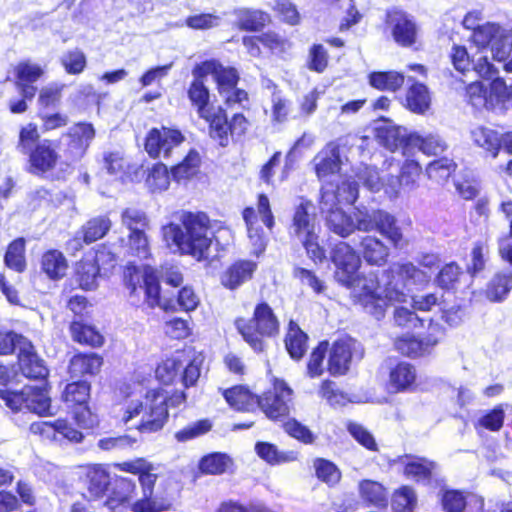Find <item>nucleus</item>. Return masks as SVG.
I'll use <instances>...</instances> for the list:
<instances>
[{"mask_svg":"<svg viewBox=\"0 0 512 512\" xmlns=\"http://www.w3.org/2000/svg\"><path fill=\"white\" fill-rule=\"evenodd\" d=\"M328 342L321 341L312 350L309 361L307 363V374L310 378L319 377L323 373V361L328 351Z\"/></svg>","mask_w":512,"mask_h":512,"instance_id":"680f3d73","label":"nucleus"},{"mask_svg":"<svg viewBox=\"0 0 512 512\" xmlns=\"http://www.w3.org/2000/svg\"><path fill=\"white\" fill-rule=\"evenodd\" d=\"M413 147H418L424 154L439 155L443 153L446 148V142L438 134H429L422 136L415 132Z\"/></svg>","mask_w":512,"mask_h":512,"instance_id":"864d4df0","label":"nucleus"},{"mask_svg":"<svg viewBox=\"0 0 512 512\" xmlns=\"http://www.w3.org/2000/svg\"><path fill=\"white\" fill-rule=\"evenodd\" d=\"M416 502L414 490L409 486H402L394 493L391 507L394 512H412Z\"/></svg>","mask_w":512,"mask_h":512,"instance_id":"4d7b16f0","label":"nucleus"},{"mask_svg":"<svg viewBox=\"0 0 512 512\" xmlns=\"http://www.w3.org/2000/svg\"><path fill=\"white\" fill-rule=\"evenodd\" d=\"M319 238V234H315L300 241L306 251L307 257L316 265L322 264L327 260L326 250L320 244Z\"/></svg>","mask_w":512,"mask_h":512,"instance_id":"774afa93","label":"nucleus"},{"mask_svg":"<svg viewBox=\"0 0 512 512\" xmlns=\"http://www.w3.org/2000/svg\"><path fill=\"white\" fill-rule=\"evenodd\" d=\"M99 274L96 264L90 260H82L76 266L75 280L83 290H93L97 287Z\"/></svg>","mask_w":512,"mask_h":512,"instance_id":"de8ad7c7","label":"nucleus"},{"mask_svg":"<svg viewBox=\"0 0 512 512\" xmlns=\"http://www.w3.org/2000/svg\"><path fill=\"white\" fill-rule=\"evenodd\" d=\"M140 289L144 291L146 302L150 307L160 306L167 309L166 305L161 303V285L155 270L150 267L144 269Z\"/></svg>","mask_w":512,"mask_h":512,"instance_id":"c9c22d12","label":"nucleus"},{"mask_svg":"<svg viewBox=\"0 0 512 512\" xmlns=\"http://www.w3.org/2000/svg\"><path fill=\"white\" fill-rule=\"evenodd\" d=\"M88 490V499L103 497L110 489L112 478L100 465L87 467L82 478Z\"/></svg>","mask_w":512,"mask_h":512,"instance_id":"5701e85b","label":"nucleus"},{"mask_svg":"<svg viewBox=\"0 0 512 512\" xmlns=\"http://www.w3.org/2000/svg\"><path fill=\"white\" fill-rule=\"evenodd\" d=\"M437 342L438 340L432 335L425 338L410 336L400 339L397 342V348L408 357L417 358L428 353Z\"/></svg>","mask_w":512,"mask_h":512,"instance_id":"72a5a7b5","label":"nucleus"},{"mask_svg":"<svg viewBox=\"0 0 512 512\" xmlns=\"http://www.w3.org/2000/svg\"><path fill=\"white\" fill-rule=\"evenodd\" d=\"M453 160L443 157L430 162L426 167L427 176L437 182L447 180L455 170Z\"/></svg>","mask_w":512,"mask_h":512,"instance_id":"13d9d810","label":"nucleus"},{"mask_svg":"<svg viewBox=\"0 0 512 512\" xmlns=\"http://www.w3.org/2000/svg\"><path fill=\"white\" fill-rule=\"evenodd\" d=\"M512 290V272L496 273L487 284L486 297L492 302H503Z\"/></svg>","mask_w":512,"mask_h":512,"instance_id":"2f4dec72","label":"nucleus"},{"mask_svg":"<svg viewBox=\"0 0 512 512\" xmlns=\"http://www.w3.org/2000/svg\"><path fill=\"white\" fill-rule=\"evenodd\" d=\"M329 258L336 268L335 280L353 288L355 303L378 321L395 303L405 302L406 291L409 292L412 286L428 281L427 274L410 262L394 264L383 270L380 276L370 274L369 277L360 278V256L346 242L335 244Z\"/></svg>","mask_w":512,"mask_h":512,"instance_id":"f257e3e1","label":"nucleus"},{"mask_svg":"<svg viewBox=\"0 0 512 512\" xmlns=\"http://www.w3.org/2000/svg\"><path fill=\"white\" fill-rule=\"evenodd\" d=\"M474 143L491 153V156L495 158L501 149V134L497 131L486 128L477 127L471 132Z\"/></svg>","mask_w":512,"mask_h":512,"instance_id":"a18cd8bd","label":"nucleus"},{"mask_svg":"<svg viewBox=\"0 0 512 512\" xmlns=\"http://www.w3.org/2000/svg\"><path fill=\"white\" fill-rule=\"evenodd\" d=\"M68 152L73 160L84 156L95 137V129L91 123L80 122L69 129Z\"/></svg>","mask_w":512,"mask_h":512,"instance_id":"aec40b11","label":"nucleus"},{"mask_svg":"<svg viewBox=\"0 0 512 512\" xmlns=\"http://www.w3.org/2000/svg\"><path fill=\"white\" fill-rule=\"evenodd\" d=\"M102 363V358L96 353L78 354L71 359L69 371L73 376L95 375Z\"/></svg>","mask_w":512,"mask_h":512,"instance_id":"58836bf2","label":"nucleus"},{"mask_svg":"<svg viewBox=\"0 0 512 512\" xmlns=\"http://www.w3.org/2000/svg\"><path fill=\"white\" fill-rule=\"evenodd\" d=\"M316 476L329 485H335L340 481L341 472L337 466L326 459L317 458L314 461Z\"/></svg>","mask_w":512,"mask_h":512,"instance_id":"bf43d9fd","label":"nucleus"},{"mask_svg":"<svg viewBox=\"0 0 512 512\" xmlns=\"http://www.w3.org/2000/svg\"><path fill=\"white\" fill-rule=\"evenodd\" d=\"M61 64L68 74L77 75L86 68L87 59L81 50L74 49L63 54Z\"/></svg>","mask_w":512,"mask_h":512,"instance_id":"e2e57ef3","label":"nucleus"},{"mask_svg":"<svg viewBox=\"0 0 512 512\" xmlns=\"http://www.w3.org/2000/svg\"><path fill=\"white\" fill-rule=\"evenodd\" d=\"M67 260L62 252L56 249L46 251L41 259V269L51 280H59L66 275Z\"/></svg>","mask_w":512,"mask_h":512,"instance_id":"7c9ffc66","label":"nucleus"},{"mask_svg":"<svg viewBox=\"0 0 512 512\" xmlns=\"http://www.w3.org/2000/svg\"><path fill=\"white\" fill-rule=\"evenodd\" d=\"M369 84L378 90L395 92L404 83V75L396 71H374L368 75Z\"/></svg>","mask_w":512,"mask_h":512,"instance_id":"79ce46f5","label":"nucleus"},{"mask_svg":"<svg viewBox=\"0 0 512 512\" xmlns=\"http://www.w3.org/2000/svg\"><path fill=\"white\" fill-rule=\"evenodd\" d=\"M257 267V263L253 260L239 259L221 274L220 282L225 288L236 290L253 278Z\"/></svg>","mask_w":512,"mask_h":512,"instance_id":"6ab92c4d","label":"nucleus"},{"mask_svg":"<svg viewBox=\"0 0 512 512\" xmlns=\"http://www.w3.org/2000/svg\"><path fill=\"white\" fill-rule=\"evenodd\" d=\"M385 25L399 46L408 48L417 42L419 27L416 19L403 9H388L385 14Z\"/></svg>","mask_w":512,"mask_h":512,"instance_id":"0eeeda50","label":"nucleus"},{"mask_svg":"<svg viewBox=\"0 0 512 512\" xmlns=\"http://www.w3.org/2000/svg\"><path fill=\"white\" fill-rule=\"evenodd\" d=\"M490 50L494 60L499 62L506 61L512 51L511 37L500 29V32H498L490 46Z\"/></svg>","mask_w":512,"mask_h":512,"instance_id":"0e129e2a","label":"nucleus"},{"mask_svg":"<svg viewBox=\"0 0 512 512\" xmlns=\"http://www.w3.org/2000/svg\"><path fill=\"white\" fill-rule=\"evenodd\" d=\"M181 224L162 227L163 239L173 252L191 255L198 261L208 258L212 239L208 236L209 218L203 212H183Z\"/></svg>","mask_w":512,"mask_h":512,"instance_id":"f03ea898","label":"nucleus"},{"mask_svg":"<svg viewBox=\"0 0 512 512\" xmlns=\"http://www.w3.org/2000/svg\"><path fill=\"white\" fill-rule=\"evenodd\" d=\"M136 489V482L133 478L116 476L111 481L110 494L105 505L114 510L122 504L130 503Z\"/></svg>","mask_w":512,"mask_h":512,"instance_id":"a878e982","label":"nucleus"},{"mask_svg":"<svg viewBox=\"0 0 512 512\" xmlns=\"http://www.w3.org/2000/svg\"><path fill=\"white\" fill-rule=\"evenodd\" d=\"M90 383L86 380H78L66 385L62 394L68 407L73 408L88 403L90 399Z\"/></svg>","mask_w":512,"mask_h":512,"instance_id":"a19ab883","label":"nucleus"},{"mask_svg":"<svg viewBox=\"0 0 512 512\" xmlns=\"http://www.w3.org/2000/svg\"><path fill=\"white\" fill-rule=\"evenodd\" d=\"M168 417L167 404L155 402L149 408H145L141 420L135 427L140 435L156 433L163 429Z\"/></svg>","mask_w":512,"mask_h":512,"instance_id":"412c9836","label":"nucleus"},{"mask_svg":"<svg viewBox=\"0 0 512 512\" xmlns=\"http://www.w3.org/2000/svg\"><path fill=\"white\" fill-rule=\"evenodd\" d=\"M416 381V370L408 362H398L390 368L388 388L392 393L408 391Z\"/></svg>","mask_w":512,"mask_h":512,"instance_id":"bb28decb","label":"nucleus"},{"mask_svg":"<svg viewBox=\"0 0 512 512\" xmlns=\"http://www.w3.org/2000/svg\"><path fill=\"white\" fill-rule=\"evenodd\" d=\"M360 253L369 265L382 266L387 263L390 249L379 238L366 236L360 241Z\"/></svg>","mask_w":512,"mask_h":512,"instance_id":"cd10ccee","label":"nucleus"},{"mask_svg":"<svg viewBox=\"0 0 512 512\" xmlns=\"http://www.w3.org/2000/svg\"><path fill=\"white\" fill-rule=\"evenodd\" d=\"M441 504L445 512H464L468 504L467 496L461 490L442 489Z\"/></svg>","mask_w":512,"mask_h":512,"instance_id":"6e6d98bb","label":"nucleus"},{"mask_svg":"<svg viewBox=\"0 0 512 512\" xmlns=\"http://www.w3.org/2000/svg\"><path fill=\"white\" fill-rule=\"evenodd\" d=\"M393 320L395 325L408 330L423 328L426 322L432 323L431 318L420 316L413 308L409 309L405 306L394 307Z\"/></svg>","mask_w":512,"mask_h":512,"instance_id":"c03bdc74","label":"nucleus"},{"mask_svg":"<svg viewBox=\"0 0 512 512\" xmlns=\"http://www.w3.org/2000/svg\"><path fill=\"white\" fill-rule=\"evenodd\" d=\"M236 24L242 31L256 32L262 30L270 17L261 10L240 8L234 11Z\"/></svg>","mask_w":512,"mask_h":512,"instance_id":"c756f323","label":"nucleus"},{"mask_svg":"<svg viewBox=\"0 0 512 512\" xmlns=\"http://www.w3.org/2000/svg\"><path fill=\"white\" fill-rule=\"evenodd\" d=\"M0 398L14 413L26 409L39 416L52 414L51 398L48 395L46 384L26 385L21 390L0 389Z\"/></svg>","mask_w":512,"mask_h":512,"instance_id":"423d86ee","label":"nucleus"},{"mask_svg":"<svg viewBox=\"0 0 512 512\" xmlns=\"http://www.w3.org/2000/svg\"><path fill=\"white\" fill-rule=\"evenodd\" d=\"M223 397L230 407L238 411H247L257 402L254 396L246 387L242 385L234 386L223 392Z\"/></svg>","mask_w":512,"mask_h":512,"instance_id":"ea45409f","label":"nucleus"},{"mask_svg":"<svg viewBox=\"0 0 512 512\" xmlns=\"http://www.w3.org/2000/svg\"><path fill=\"white\" fill-rule=\"evenodd\" d=\"M374 130L382 145L391 151L413 147L415 132H408L405 127L396 125L388 118L377 119L374 122Z\"/></svg>","mask_w":512,"mask_h":512,"instance_id":"9b49d317","label":"nucleus"},{"mask_svg":"<svg viewBox=\"0 0 512 512\" xmlns=\"http://www.w3.org/2000/svg\"><path fill=\"white\" fill-rule=\"evenodd\" d=\"M235 325L243 339L257 353L263 352L265 349L263 337H275L280 328L273 309L265 301L255 306L250 320L240 318L236 320Z\"/></svg>","mask_w":512,"mask_h":512,"instance_id":"7ed1b4c3","label":"nucleus"},{"mask_svg":"<svg viewBox=\"0 0 512 512\" xmlns=\"http://www.w3.org/2000/svg\"><path fill=\"white\" fill-rule=\"evenodd\" d=\"M232 463L231 458L222 452L207 454L199 461V470L204 474L219 475Z\"/></svg>","mask_w":512,"mask_h":512,"instance_id":"09e8293b","label":"nucleus"},{"mask_svg":"<svg viewBox=\"0 0 512 512\" xmlns=\"http://www.w3.org/2000/svg\"><path fill=\"white\" fill-rule=\"evenodd\" d=\"M43 73L42 67L38 64L30 61L20 62L15 68L16 84H33Z\"/></svg>","mask_w":512,"mask_h":512,"instance_id":"052dcab7","label":"nucleus"},{"mask_svg":"<svg viewBox=\"0 0 512 512\" xmlns=\"http://www.w3.org/2000/svg\"><path fill=\"white\" fill-rule=\"evenodd\" d=\"M72 338L79 344L99 347L103 344L104 338L99 331L81 320H73L70 324Z\"/></svg>","mask_w":512,"mask_h":512,"instance_id":"e433bc0d","label":"nucleus"},{"mask_svg":"<svg viewBox=\"0 0 512 512\" xmlns=\"http://www.w3.org/2000/svg\"><path fill=\"white\" fill-rule=\"evenodd\" d=\"M320 232L321 226L317 219L315 205L312 201L302 198L294 208L289 235L300 242Z\"/></svg>","mask_w":512,"mask_h":512,"instance_id":"1a4fd4ad","label":"nucleus"},{"mask_svg":"<svg viewBox=\"0 0 512 512\" xmlns=\"http://www.w3.org/2000/svg\"><path fill=\"white\" fill-rule=\"evenodd\" d=\"M170 177L171 174L167 166L159 162L150 169L147 182L154 189L166 190L170 183Z\"/></svg>","mask_w":512,"mask_h":512,"instance_id":"338daca9","label":"nucleus"},{"mask_svg":"<svg viewBox=\"0 0 512 512\" xmlns=\"http://www.w3.org/2000/svg\"><path fill=\"white\" fill-rule=\"evenodd\" d=\"M325 220L328 229L342 238L348 237L355 231L354 219L337 204L325 206Z\"/></svg>","mask_w":512,"mask_h":512,"instance_id":"b1692460","label":"nucleus"},{"mask_svg":"<svg viewBox=\"0 0 512 512\" xmlns=\"http://www.w3.org/2000/svg\"><path fill=\"white\" fill-rule=\"evenodd\" d=\"M213 79L217 84L219 94L224 98L228 106L236 103L241 104L243 100L248 99L247 92L237 88L240 77L234 67H225L218 61V67H216Z\"/></svg>","mask_w":512,"mask_h":512,"instance_id":"4468645a","label":"nucleus"},{"mask_svg":"<svg viewBox=\"0 0 512 512\" xmlns=\"http://www.w3.org/2000/svg\"><path fill=\"white\" fill-rule=\"evenodd\" d=\"M26 240L18 237L9 243L4 254V264L11 270L22 273L26 269Z\"/></svg>","mask_w":512,"mask_h":512,"instance_id":"4c0bfd02","label":"nucleus"},{"mask_svg":"<svg viewBox=\"0 0 512 512\" xmlns=\"http://www.w3.org/2000/svg\"><path fill=\"white\" fill-rule=\"evenodd\" d=\"M24 155L28 156L27 172L38 177L53 170L59 159L56 143L49 139L41 140Z\"/></svg>","mask_w":512,"mask_h":512,"instance_id":"f8f14e48","label":"nucleus"},{"mask_svg":"<svg viewBox=\"0 0 512 512\" xmlns=\"http://www.w3.org/2000/svg\"><path fill=\"white\" fill-rule=\"evenodd\" d=\"M364 349L362 344L353 339L346 338L335 341L329 352L328 371L331 375H344L350 369L353 357L362 359Z\"/></svg>","mask_w":512,"mask_h":512,"instance_id":"6e6552de","label":"nucleus"},{"mask_svg":"<svg viewBox=\"0 0 512 512\" xmlns=\"http://www.w3.org/2000/svg\"><path fill=\"white\" fill-rule=\"evenodd\" d=\"M112 227V222L107 215H99L89 219L77 232L76 237L70 242V246L77 250L82 247V242L89 245L104 238Z\"/></svg>","mask_w":512,"mask_h":512,"instance_id":"f3484780","label":"nucleus"},{"mask_svg":"<svg viewBox=\"0 0 512 512\" xmlns=\"http://www.w3.org/2000/svg\"><path fill=\"white\" fill-rule=\"evenodd\" d=\"M199 162L198 152L191 150L180 163L171 167L170 174L172 179L179 182L193 177L197 172Z\"/></svg>","mask_w":512,"mask_h":512,"instance_id":"3c124183","label":"nucleus"},{"mask_svg":"<svg viewBox=\"0 0 512 512\" xmlns=\"http://www.w3.org/2000/svg\"><path fill=\"white\" fill-rule=\"evenodd\" d=\"M359 492L364 501L375 506H385L387 503L386 490L376 481H361L359 484Z\"/></svg>","mask_w":512,"mask_h":512,"instance_id":"603ef678","label":"nucleus"},{"mask_svg":"<svg viewBox=\"0 0 512 512\" xmlns=\"http://www.w3.org/2000/svg\"><path fill=\"white\" fill-rule=\"evenodd\" d=\"M389 463L390 466H394L398 463L401 464L406 477L412 478L417 482H422L423 484L430 483L433 470L436 467L435 462L411 454L398 456L390 460Z\"/></svg>","mask_w":512,"mask_h":512,"instance_id":"dca6fc26","label":"nucleus"},{"mask_svg":"<svg viewBox=\"0 0 512 512\" xmlns=\"http://www.w3.org/2000/svg\"><path fill=\"white\" fill-rule=\"evenodd\" d=\"M431 104V97L428 87L420 82H415L406 93L407 108L416 113L424 114Z\"/></svg>","mask_w":512,"mask_h":512,"instance_id":"f704fd0d","label":"nucleus"},{"mask_svg":"<svg viewBox=\"0 0 512 512\" xmlns=\"http://www.w3.org/2000/svg\"><path fill=\"white\" fill-rule=\"evenodd\" d=\"M359 196V182L356 180H345L337 186L336 191L322 190L320 198V211L325 212V206L332 204H354Z\"/></svg>","mask_w":512,"mask_h":512,"instance_id":"4be33fe9","label":"nucleus"},{"mask_svg":"<svg viewBox=\"0 0 512 512\" xmlns=\"http://www.w3.org/2000/svg\"><path fill=\"white\" fill-rule=\"evenodd\" d=\"M468 276L456 262L445 264L438 272L435 282L446 291H456Z\"/></svg>","mask_w":512,"mask_h":512,"instance_id":"473e14b6","label":"nucleus"},{"mask_svg":"<svg viewBox=\"0 0 512 512\" xmlns=\"http://www.w3.org/2000/svg\"><path fill=\"white\" fill-rule=\"evenodd\" d=\"M501 27L497 24L488 23L486 25L477 26L473 31V42L476 46L483 49L490 47Z\"/></svg>","mask_w":512,"mask_h":512,"instance_id":"69168bd1","label":"nucleus"},{"mask_svg":"<svg viewBox=\"0 0 512 512\" xmlns=\"http://www.w3.org/2000/svg\"><path fill=\"white\" fill-rule=\"evenodd\" d=\"M120 470L138 475V481L141 484L143 497L136 500L132 504L133 512H161L167 510L170 503L153 495L154 485L158 478L156 473H153V464L146 461L144 458H137L132 461H125L118 464Z\"/></svg>","mask_w":512,"mask_h":512,"instance_id":"20e7f679","label":"nucleus"},{"mask_svg":"<svg viewBox=\"0 0 512 512\" xmlns=\"http://www.w3.org/2000/svg\"><path fill=\"white\" fill-rule=\"evenodd\" d=\"M307 341L308 335L299 327L295 321L290 320L284 343L289 356L293 360L299 361L306 354Z\"/></svg>","mask_w":512,"mask_h":512,"instance_id":"c85d7f7f","label":"nucleus"},{"mask_svg":"<svg viewBox=\"0 0 512 512\" xmlns=\"http://www.w3.org/2000/svg\"><path fill=\"white\" fill-rule=\"evenodd\" d=\"M474 72L479 77L490 81L488 86L491 96H495L499 101L508 102L512 106V86H507L502 78L496 76L498 71L486 55L478 58Z\"/></svg>","mask_w":512,"mask_h":512,"instance_id":"2eb2a0df","label":"nucleus"},{"mask_svg":"<svg viewBox=\"0 0 512 512\" xmlns=\"http://www.w3.org/2000/svg\"><path fill=\"white\" fill-rule=\"evenodd\" d=\"M355 231L377 230L395 249L405 246L403 233L396 218L390 213L363 205L355 206L353 212Z\"/></svg>","mask_w":512,"mask_h":512,"instance_id":"39448f33","label":"nucleus"},{"mask_svg":"<svg viewBox=\"0 0 512 512\" xmlns=\"http://www.w3.org/2000/svg\"><path fill=\"white\" fill-rule=\"evenodd\" d=\"M18 366L22 375L31 380L46 381L49 370L33 350H21L18 355Z\"/></svg>","mask_w":512,"mask_h":512,"instance_id":"393cba45","label":"nucleus"},{"mask_svg":"<svg viewBox=\"0 0 512 512\" xmlns=\"http://www.w3.org/2000/svg\"><path fill=\"white\" fill-rule=\"evenodd\" d=\"M138 442L139 439L136 436L123 434L101 438L98 440L97 446L103 451L118 452L133 448Z\"/></svg>","mask_w":512,"mask_h":512,"instance_id":"5fc2aeb1","label":"nucleus"},{"mask_svg":"<svg viewBox=\"0 0 512 512\" xmlns=\"http://www.w3.org/2000/svg\"><path fill=\"white\" fill-rule=\"evenodd\" d=\"M257 455L271 465H278L295 460L294 452H281L277 446L264 441L255 444Z\"/></svg>","mask_w":512,"mask_h":512,"instance_id":"49530a36","label":"nucleus"},{"mask_svg":"<svg viewBox=\"0 0 512 512\" xmlns=\"http://www.w3.org/2000/svg\"><path fill=\"white\" fill-rule=\"evenodd\" d=\"M187 97L191 105L196 108L199 117L214 108L210 102V90L205 83L190 82Z\"/></svg>","mask_w":512,"mask_h":512,"instance_id":"37998d69","label":"nucleus"},{"mask_svg":"<svg viewBox=\"0 0 512 512\" xmlns=\"http://www.w3.org/2000/svg\"><path fill=\"white\" fill-rule=\"evenodd\" d=\"M292 389L283 380H276L274 390L257 398V404L271 420H280L289 415Z\"/></svg>","mask_w":512,"mask_h":512,"instance_id":"9d476101","label":"nucleus"},{"mask_svg":"<svg viewBox=\"0 0 512 512\" xmlns=\"http://www.w3.org/2000/svg\"><path fill=\"white\" fill-rule=\"evenodd\" d=\"M185 137L178 129L167 127L152 128L145 138V150L151 158H158L163 151L164 157L170 156L171 150L180 145Z\"/></svg>","mask_w":512,"mask_h":512,"instance_id":"ddd939ff","label":"nucleus"},{"mask_svg":"<svg viewBox=\"0 0 512 512\" xmlns=\"http://www.w3.org/2000/svg\"><path fill=\"white\" fill-rule=\"evenodd\" d=\"M505 406L504 404H499L490 410L484 411L481 417L474 423L475 429L481 427L491 432L500 431L505 421Z\"/></svg>","mask_w":512,"mask_h":512,"instance_id":"8fccbe9b","label":"nucleus"},{"mask_svg":"<svg viewBox=\"0 0 512 512\" xmlns=\"http://www.w3.org/2000/svg\"><path fill=\"white\" fill-rule=\"evenodd\" d=\"M200 118L208 123L209 137L219 146L227 147L231 135L227 111L222 106H218L205 113L204 116H200Z\"/></svg>","mask_w":512,"mask_h":512,"instance_id":"a211bd4d","label":"nucleus"}]
</instances>
